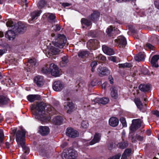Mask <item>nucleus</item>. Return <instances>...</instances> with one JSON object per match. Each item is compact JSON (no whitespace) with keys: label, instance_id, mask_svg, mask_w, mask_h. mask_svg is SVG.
Masks as SVG:
<instances>
[{"label":"nucleus","instance_id":"nucleus-1","mask_svg":"<svg viewBox=\"0 0 159 159\" xmlns=\"http://www.w3.org/2000/svg\"><path fill=\"white\" fill-rule=\"evenodd\" d=\"M45 105L43 102L37 103L35 107V111L34 114L36 119L43 122H47L50 117L45 112Z\"/></svg>","mask_w":159,"mask_h":159},{"label":"nucleus","instance_id":"nucleus-2","mask_svg":"<svg viewBox=\"0 0 159 159\" xmlns=\"http://www.w3.org/2000/svg\"><path fill=\"white\" fill-rule=\"evenodd\" d=\"M6 25L7 27H11L15 32L20 34H22L24 33L27 29L26 25L21 22H19L17 23V25L16 26L12 21L8 20L7 21Z\"/></svg>","mask_w":159,"mask_h":159},{"label":"nucleus","instance_id":"nucleus-3","mask_svg":"<svg viewBox=\"0 0 159 159\" xmlns=\"http://www.w3.org/2000/svg\"><path fill=\"white\" fill-rule=\"evenodd\" d=\"M53 40L52 43L54 46L62 48L66 43V38L64 35L58 34Z\"/></svg>","mask_w":159,"mask_h":159},{"label":"nucleus","instance_id":"nucleus-4","mask_svg":"<svg viewBox=\"0 0 159 159\" xmlns=\"http://www.w3.org/2000/svg\"><path fill=\"white\" fill-rule=\"evenodd\" d=\"M25 130L21 129L20 130H18L16 134V140L18 146L25 143Z\"/></svg>","mask_w":159,"mask_h":159},{"label":"nucleus","instance_id":"nucleus-5","mask_svg":"<svg viewBox=\"0 0 159 159\" xmlns=\"http://www.w3.org/2000/svg\"><path fill=\"white\" fill-rule=\"evenodd\" d=\"M38 65L36 59L34 58H31L28 60V62L26 64V67H25V70L27 72L33 71L35 66Z\"/></svg>","mask_w":159,"mask_h":159},{"label":"nucleus","instance_id":"nucleus-6","mask_svg":"<svg viewBox=\"0 0 159 159\" xmlns=\"http://www.w3.org/2000/svg\"><path fill=\"white\" fill-rule=\"evenodd\" d=\"M50 73L52 76L58 77L62 74V72L58 67L54 64L52 63L50 65Z\"/></svg>","mask_w":159,"mask_h":159},{"label":"nucleus","instance_id":"nucleus-7","mask_svg":"<svg viewBox=\"0 0 159 159\" xmlns=\"http://www.w3.org/2000/svg\"><path fill=\"white\" fill-rule=\"evenodd\" d=\"M99 45V42L96 39H90L87 43V47L90 50H95L98 48Z\"/></svg>","mask_w":159,"mask_h":159},{"label":"nucleus","instance_id":"nucleus-8","mask_svg":"<svg viewBox=\"0 0 159 159\" xmlns=\"http://www.w3.org/2000/svg\"><path fill=\"white\" fill-rule=\"evenodd\" d=\"M120 31L117 28L115 29V27H113L111 26H110L107 29L106 33L108 37L114 38V36L116 34L119 33Z\"/></svg>","mask_w":159,"mask_h":159},{"label":"nucleus","instance_id":"nucleus-9","mask_svg":"<svg viewBox=\"0 0 159 159\" xmlns=\"http://www.w3.org/2000/svg\"><path fill=\"white\" fill-rule=\"evenodd\" d=\"M64 87V84L61 80L55 81L52 85L53 89L56 91H61Z\"/></svg>","mask_w":159,"mask_h":159},{"label":"nucleus","instance_id":"nucleus-10","mask_svg":"<svg viewBox=\"0 0 159 159\" xmlns=\"http://www.w3.org/2000/svg\"><path fill=\"white\" fill-rule=\"evenodd\" d=\"M132 122L130 129L131 131L134 132L141 126L142 121L140 119H134Z\"/></svg>","mask_w":159,"mask_h":159},{"label":"nucleus","instance_id":"nucleus-11","mask_svg":"<svg viewBox=\"0 0 159 159\" xmlns=\"http://www.w3.org/2000/svg\"><path fill=\"white\" fill-rule=\"evenodd\" d=\"M75 107L74 104L71 102H65L64 105V109L69 114L71 113L74 111Z\"/></svg>","mask_w":159,"mask_h":159},{"label":"nucleus","instance_id":"nucleus-12","mask_svg":"<svg viewBox=\"0 0 159 159\" xmlns=\"http://www.w3.org/2000/svg\"><path fill=\"white\" fill-rule=\"evenodd\" d=\"M66 134L67 136L73 138L77 137L79 136L78 132L71 128H68L67 129Z\"/></svg>","mask_w":159,"mask_h":159},{"label":"nucleus","instance_id":"nucleus-13","mask_svg":"<svg viewBox=\"0 0 159 159\" xmlns=\"http://www.w3.org/2000/svg\"><path fill=\"white\" fill-rule=\"evenodd\" d=\"M98 72L99 76L102 77L109 75L110 71L107 68L100 66L98 69Z\"/></svg>","mask_w":159,"mask_h":159},{"label":"nucleus","instance_id":"nucleus-14","mask_svg":"<svg viewBox=\"0 0 159 159\" xmlns=\"http://www.w3.org/2000/svg\"><path fill=\"white\" fill-rule=\"evenodd\" d=\"M39 133L43 136L48 135L50 132V129L47 126H41L39 127Z\"/></svg>","mask_w":159,"mask_h":159},{"label":"nucleus","instance_id":"nucleus-15","mask_svg":"<svg viewBox=\"0 0 159 159\" xmlns=\"http://www.w3.org/2000/svg\"><path fill=\"white\" fill-rule=\"evenodd\" d=\"M101 134L99 133H96L94 135L93 139L89 143V144H87V145H92L99 142L101 139Z\"/></svg>","mask_w":159,"mask_h":159},{"label":"nucleus","instance_id":"nucleus-16","mask_svg":"<svg viewBox=\"0 0 159 159\" xmlns=\"http://www.w3.org/2000/svg\"><path fill=\"white\" fill-rule=\"evenodd\" d=\"M115 41L119 43L120 47L122 46V47H125L127 44V41L125 38L122 36H119L117 39L115 40Z\"/></svg>","mask_w":159,"mask_h":159},{"label":"nucleus","instance_id":"nucleus-17","mask_svg":"<svg viewBox=\"0 0 159 159\" xmlns=\"http://www.w3.org/2000/svg\"><path fill=\"white\" fill-rule=\"evenodd\" d=\"M44 17H45L48 21L49 22H55L56 20V16L55 15L51 13H45L43 15Z\"/></svg>","mask_w":159,"mask_h":159},{"label":"nucleus","instance_id":"nucleus-18","mask_svg":"<svg viewBox=\"0 0 159 159\" xmlns=\"http://www.w3.org/2000/svg\"><path fill=\"white\" fill-rule=\"evenodd\" d=\"M100 13L97 11H94L90 15L88 16V18L93 21L97 20L100 16Z\"/></svg>","mask_w":159,"mask_h":159},{"label":"nucleus","instance_id":"nucleus-19","mask_svg":"<svg viewBox=\"0 0 159 159\" xmlns=\"http://www.w3.org/2000/svg\"><path fill=\"white\" fill-rule=\"evenodd\" d=\"M110 94L111 97L115 99H117L118 98V91L117 89L114 87H112L110 89Z\"/></svg>","mask_w":159,"mask_h":159},{"label":"nucleus","instance_id":"nucleus-20","mask_svg":"<svg viewBox=\"0 0 159 159\" xmlns=\"http://www.w3.org/2000/svg\"><path fill=\"white\" fill-rule=\"evenodd\" d=\"M159 59V55H155L153 56L151 61V63L152 66L156 68L158 67L157 61Z\"/></svg>","mask_w":159,"mask_h":159},{"label":"nucleus","instance_id":"nucleus-21","mask_svg":"<svg viewBox=\"0 0 159 159\" xmlns=\"http://www.w3.org/2000/svg\"><path fill=\"white\" fill-rule=\"evenodd\" d=\"M109 101V98H96L94 100L95 102L103 104H106Z\"/></svg>","mask_w":159,"mask_h":159},{"label":"nucleus","instance_id":"nucleus-22","mask_svg":"<svg viewBox=\"0 0 159 159\" xmlns=\"http://www.w3.org/2000/svg\"><path fill=\"white\" fill-rule=\"evenodd\" d=\"M102 50L104 53L108 55H111L114 54V51L111 48L107 47L105 45L102 46Z\"/></svg>","mask_w":159,"mask_h":159},{"label":"nucleus","instance_id":"nucleus-23","mask_svg":"<svg viewBox=\"0 0 159 159\" xmlns=\"http://www.w3.org/2000/svg\"><path fill=\"white\" fill-rule=\"evenodd\" d=\"M62 52L63 51L62 50H59L58 48L54 47L52 48L48 54L50 56H51L58 54L60 53H62Z\"/></svg>","mask_w":159,"mask_h":159},{"label":"nucleus","instance_id":"nucleus-24","mask_svg":"<svg viewBox=\"0 0 159 159\" xmlns=\"http://www.w3.org/2000/svg\"><path fill=\"white\" fill-rule=\"evenodd\" d=\"M151 88V85L149 84H141L139 86V89L143 92H147L149 91Z\"/></svg>","mask_w":159,"mask_h":159},{"label":"nucleus","instance_id":"nucleus-25","mask_svg":"<svg viewBox=\"0 0 159 159\" xmlns=\"http://www.w3.org/2000/svg\"><path fill=\"white\" fill-rule=\"evenodd\" d=\"M109 123L111 126L113 127H116L119 124V120L116 117H111L109 120Z\"/></svg>","mask_w":159,"mask_h":159},{"label":"nucleus","instance_id":"nucleus-26","mask_svg":"<svg viewBox=\"0 0 159 159\" xmlns=\"http://www.w3.org/2000/svg\"><path fill=\"white\" fill-rule=\"evenodd\" d=\"M27 98L29 101L32 102L36 100L39 99L40 98V96L38 95L31 94L28 95Z\"/></svg>","mask_w":159,"mask_h":159},{"label":"nucleus","instance_id":"nucleus-27","mask_svg":"<svg viewBox=\"0 0 159 159\" xmlns=\"http://www.w3.org/2000/svg\"><path fill=\"white\" fill-rule=\"evenodd\" d=\"M14 31H15L14 30L13 31L11 30H8L6 33L5 37L6 38H8L9 40H11V39H13L15 37Z\"/></svg>","mask_w":159,"mask_h":159},{"label":"nucleus","instance_id":"nucleus-28","mask_svg":"<svg viewBox=\"0 0 159 159\" xmlns=\"http://www.w3.org/2000/svg\"><path fill=\"white\" fill-rule=\"evenodd\" d=\"M78 57L80 59H85L89 55V52L87 51H81L78 53Z\"/></svg>","mask_w":159,"mask_h":159},{"label":"nucleus","instance_id":"nucleus-29","mask_svg":"<svg viewBox=\"0 0 159 159\" xmlns=\"http://www.w3.org/2000/svg\"><path fill=\"white\" fill-rule=\"evenodd\" d=\"M75 152L74 151H72V152ZM71 152H69V156L66 153V152H63L62 154V157L63 159H75V157L72 154H70Z\"/></svg>","mask_w":159,"mask_h":159},{"label":"nucleus","instance_id":"nucleus-30","mask_svg":"<svg viewBox=\"0 0 159 159\" xmlns=\"http://www.w3.org/2000/svg\"><path fill=\"white\" fill-rule=\"evenodd\" d=\"M42 12L41 10L36 11L33 12L31 14V20H33L35 18L39 16Z\"/></svg>","mask_w":159,"mask_h":159},{"label":"nucleus","instance_id":"nucleus-31","mask_svg":"<svg viewBox=\"0 0 159 159\" xmlns=\"http://www.w3.org/2000/svg\"><path fill=\"white\" fill-rule=\"evenodd\" d=\"M53 122L56 125H60L62 122V119L59 116L54 118L52 120Z\"/></svg>","mask_w":159,"mask_h":159},{"label":"nucleus","instance_id":"nucleus-32","mask_svg":"<svg viewBox=\"0 0 159 159\" xmlns=\"http://www.w3.org/2000/svg\"><path fill=\"white\" fill-rule=\"evenodd\" d=\"M134 102L136 104L138 108L140 110H141L143 107V106L140 101L139 98H135L134 99Z\"/></svg>","mask_w":159,"mask_h":159},{"label":"nucleus","instance_id":"nucleus-33","mask_svg":"<svg viewBox=\"0 0 159 159\" xmlns=\"http://www.w3.org/2000/svg\"><path fill=\"white\" fill-rule=\"evenodd\" d=\"M134 58L138 61H143L144 59V54L142 53H139L134 57Z\"/></svg>","mask_w":159,"mask_h":159},{"label":"nucleus","instance_id":"nucleus-34","mask_svg":"<svg viewBox=\"0 0 159 159\" xmlns=\"http://www.w3.org/2000/svg\"><path fill=\"white\" fill-rule=\"evenodd\" d=\"M81 22L82 24L85 25L87 27H89L92 24V23L90 20L84 18L81 19Z\"/></svg>","mask_w":159,"mask_h":159},{"label":"nucleus","instance_id":"nucleus-35","mask_svg":"<svg viewBox=\"0 0 159 159\" xmlns=\"http://www.w3.org/2000/svg\"><path fill=\"white\" fill-rule=\"evenodd\" d=\"M62 61L60 63V65L61 67L65 66L68 62L67 57L66 56L63 57L61 58Z\"/></svg>","mask_w":159,"mask_h":159},{"label":"nucleus","instance_id":"nucleus-36","mask_svg":"<svg viewBox=\"0 0 159 159\" xmlns=\"http://www.w3.org/2000/svg\"><path fill=\"white\" fill-rule=\"evenodd\" d=\"M8 99L6 97L3 96H0V105L6 104L8 102Z\"/></svg>","mask_w":159,"mask_h":159},{"label":"nucleus","instance_id":"nucleus-37","mask_svg":"<svg viewBox=\"0 0 159 159\" xmlns=\"http://www.w3.org/2000/svg\"><path fill=\"white\" fill-rule=\"evenodd\" d=\"M21 146V147L25 153L28 154L29 153L30 149L28 147L25 146V143H23V144L22 143L19 145V146Z\"/></svg>","mask_w":159,"mask_h":159},{"label":"nucleus","instance_id":"nucleus-38","mask_svg":"<svg viewBox=\"0 0 159 159\" xmlns=\"http://www.w3.org/2000/svg\"><path fill=\"white\" fill-rule=\"evenodd\" d=\"M46 4V2L45 0H40L38 2L37 5L39 8L42 9L44 7Z\"/></svg>","mask_w":159,"mask_h":159},{"label":"nucleus","instance_id":"nucleus-39","mask_svg":"<svg viewBox=\"0 0 159 159\" xmlns=\"http://www.w3.org/2000/svg\"><path fill=\"white\" fill-rule=\"evenodd\" d=\"M117 146L120 148L124 149L128 146V143L125 142L120 143L118 144Z\"/></svg>","mask_w":159,"mask_h":159},{"label":"nucleus","instance_id":"nucleus-40","mask_svg":"<svg viewBox=\"0 0 159 159\" xmlns=\"http://www.w3.org/2000/svg\"><path fill=\"white\" fill-rule=\"evenodd\" d=\"M119 68H124L125 67L130 68L132 67L131 64L126 63L123 64H119Z\"/></svg>","mask_w":159,"mask_h":159},{"label":"nucleus","instance_id":"nucleus-41","mask_svg":"<svg viewBox=\"0 0 159 159\" xmlns=\"http://www.w3.org/2000/svg\"><path fill=\"white\" fill-rule=\"evenodd\" d=\"M90 83L91 85L93 86H95L97 84L100 85L102 84V82L101 80H92Z\"/></svg>","mask_w":159,"mask_h":159},{"label":"nucleus","instance_id":"nucleus-42","mask_svg":"<svg viewBox=\"0 0 159 159\" xmlns=\"http://www.w3.org/2000/svg\"><path fill=\"white\" fill-rule=\"evenodd\" d=\"M42 71L43 73L45 74H50L51 72L50 66H49V68L46 66L43 67L42 69Z\"/></svg>","mask_w":159,"mask_h":159},{"label":"nucleus","instance_id":"nucleus-43","mask_svg":"<svg viewBox=\"0 0 159 159\" xmlns=\"http://www.w3.org/2000/svg\"><path fill=\"white\" fill-rule=\"evenodd\" d=\"M140 71L144 75H149V72L148 70L145 67L141 68Z\"/></svg>","mask_w":159,"mask_h":159},{"label":"nucleus","instance_id":"nucleus-44","mask_svg":"<svg viewBox=\"0 0 159 159\" xmlns=\"http://www.w3.org/2000/svg\"><path fill=\"white\" fill-rule=\"evenodd\" d=\"M34 82L38 87H40L43 85L44 82L43 80H34Z\"/></svg>","mask_w":159,"mask_h":159},{"label":"nucleus","instance_id":"nucleus-45","mask_svg":"<svg viewBox=\"0 0 159 159\" xmlns=\"http://www.w3.org/2000/svg\"><path fill=\"white\" fill-rule=\"evenodd\" d=\"M106 59L105 57L102 54L99 55L96 57V60L99 61H104Z\"/></svg>","mask_w":159,"mask_h":159},{"label":"nucleus","instance_id":"nucleus-46","mask_svg":"<svg viewBox=\"0 0 159 159\" xmlns=\"http://www.w3.org/2000/svg\"><path fill=\"white\" fill-rule=\"evenodd\" d=\"M53 28L52 30H54L56 32L59 31L61 29V27L58 24H56L52 26Z\"/></svg>","mask_w":159,"mask_h":159},{"label":"nucleus","instance_id":"nucleus-47","mask_svg":"<svg viewBox=\"0 0 159 159\" xmlns=\"http://www.w3.org/2000/svg\"><path fill=\"white\" fill-rule=\"evenodd\" d=\"M81 126L84 128H86L89 126V123L87 121H83L81 124Z\"/></svg>","mask_w":159,"mask_h":159},{"label":"nucleus","instance_id":"nucleus-48","mask_svg":"<svg viewBox=\"0 0 159 159\" xmlns=\"http://www.w3.org/2000/svg\"><path fill=\"white\" fill-rule=\"evenodd\" d=\"M4 138V136L3 130L0 129V142L2 143Z\"/></svg>","mask_w":159,"mask_h":159},{"label":"nucleus","instance_id":"nucleus-49","mask_svg":"<svg viewBox=\"0 0 159 159\" xmlns=\"http://www.w3.org/2000/svg\"><path fill=\"white\" fill-rule=\"evenodd\" d=\"M120 121L124 127H126L127 126L126 121L124 118H121L120 119Z\"/></svg>","mask_w":159,"mask_h":159},{"label":"nucleus","instance_id":"nucleus-50","mask_svg":"<svg viewBox=\"0 0 159 159\" xmlns=\"http://www.w3.org/2000/svg\"><path fill=\"white\" fill-rule=\"evenodd\" d=\"M131 151V150L130 149H127L125 150L123 154L127 156H128L129 155Z\"/></svg>","mask_w":159,"mask_h":159},{"label":"nucleus","instance_id":"nucleus-51","mask_svg":"<svg viewBox=\"0 0 159 159\" xmlns=\"http://www.w3.org/2000/svg\"><path fill=\"white\" fill-rule=\"evenodd\" d=\"M136 138L139 141H142L143 140L144 137L143 136H141L139 135H136Z\"/></svg>","mask_w":159,"mask_h":159},{"label":"nucleus","instance_id":"nucleus-52","mask_svg":"<svg viewBox=\"0 0 159 159\" xmlns=\"http://www.w3.org/2000/svg\"><path fill=\"white\" fill-rule=\"evenodd\" d=\"M109 59L114 62H117L116 57L115 56H111L109 57Z\"/></svg>","mask_w":159,"mask_h":159},{"label":"nucleus","instance_id":"nucleus-53","mask_svg":"<svg viewBox=\"0 0 159 159\" xmlns=\"http://www.w3.org/2000/svg\"><path fill=\"white\" fill-rule=\"evenodd\" d=\"M43 78L42 76L38 75L34 77V80H43Z\"/></svg>","mask_w":159,"mask_h":159},{"label":"nucleus","instance_id":"nucleus-54","mask_svg":"<svg viewBox=\"0 0 159 159\" xmlns=\"http://www.w3.org/2000/svg\"><path fill=\"white\" fill-rule=\"evenodd\" d=\"M146 46L149 49H150L152 50L153 49V48L154 47V46L152 45L151 44L149 43H147L146 44Z\"/></svg>","mask_w":159,"mask_h":159},{"label":"nucleus","instance_id":"nucleus-55","mask_svg":"<svg viewBox=\"0 0 159 159\" xmlns=\"http://www.w3.org/2000/svg\"><path fill=\"white\" fill-rule=\"evenodd\" d=\"M152 114L157 117H159V111H152Z\"/></svg>","mask_w":159,"mask_h":159},{"label":"nucleus","instance_id":"nucleus-56","mask_svg":"<svg viewBox=\"0 0 159 159\" xmlns=\"http://www.w3.org/2000/svg\"><path fill=\"white\" fill-rule=\"evenodd\" d=\"M97 65V62L96 61H94L92 62L91 64V66L92 67H94Z\"/></svg>","mask_w":159,"mask_h":159},{"label":"nucleus","instance_id":"nucleus-57","mask_svg":"<svg viewBox=\"0 0 159 159\" xmlns=\"http://www.w3.org/2000/svg\"><path fill=\"white\" fill-rule=\"evenodd\" d=\"M107 84V82H104L102 84H101L102 85V88L105 89L106 87Z\"/></svg>","mask_w":159,"mask_h":159},{"label":"nucleus","instance_id":"nucleus-58","mask_svg":"<svg viewBox=\"0 0 159 159\" xmlns=\"http://www.w3.org/2000/svg\"><path fill=\"white\" fill-rule=\"evenodd\" d=\"M62 6L64 7H68L70 6V4L68 3H63L62 4Z\"/></svg>","mask_w":159,"mask_h":159},{"label":"nucleus","instance_id":"nucleus-59","mask_svg":"<svg viewBox=\"0 0 159 159\" xmlns=\"http://www.w3.org/2000/svg\"><path fill=\"white\" fill-rule=\"evenodd\" d=\"M5 53V51L3 50H0V57L2 56Z\"/></svg>","mask_w":159,"mask_h":159},{"label":"nucleus","instance_id":"nucleus-60","mask_svg":"<svg viewBox=\"0 0 159 159\" xmlns=\"http://www.w3.org/2000/svg\"><path fill=\"white\" fill-rule=\"evenodd\" d=\"M5 145H6V147L7 148H9V146H10V145L9 143L8 142H6L5 143Z\"/></svg>","mask_w":159,"mask_h":159},{"label":"nucleus","instance_id":"nucleus-61","mask_svg":"<svg viewBox=\"0 0 159 159\" xmlns=\"http://www.w3.org/2000/svg\"><path fill=\"white\" fill-rule=\"evenodd\" d=\"M146 133L148 135H150L151 134V131L149 130H148L146 131Z\"/></svg>","mask_w":159,"mask_h":159},{"label":"nucleus","instance_id":"nucleus-62","mask_svg":"<svg viewBox=\"0 0 159 159\" xmlns=\"http://www.w3.org/2000/svg\"><path fill=\"white\" fill-rule=\"evenodd\" d=\"M155 7L157 9H158L159 8L158 7H159V5L157 2H155Z\"/></svg>","mask_w":159,"mask_h":159},{"label":"nucleus","instance_id":"nucleus-63","mask_svg":"<svg viewBox=\"0 0 159 159\" xmlns=\"http://www.w3.org/2000/svg\"><path fill=\"white\" fill-rule=\"evenodd\" d=\"M155 7L157 9H158L159 8L158 7H159V5L157 2H155Z\"/></svg>","mask_w":159,"mask_h":159},{"label":"nucleus","instance_id":"nucleus-64","mask_svg":"<svg viewBox=\"0 0 159 159\" xmlns=\"http://www.w3.org/2000/svg\"><path fill=\"white\" fill-rule=\"evenodd\" d=\"M127 156L123 154L121 159H126Z\"/></svg>","mask_w":159,"mask_h":159}]
</instances>
